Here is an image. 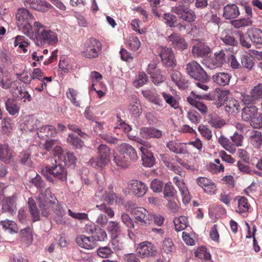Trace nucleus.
Returning a JSON list of instances; mask_svg holds the SVG:
<instances>
[{
	"mask_svg": "<svg viewBox=\"0 0 262 262\" xmlns=\"http://www.w3.org/2000/svg\"><path fill=\"white\" fill-rule=\"evenodd\" d=\"M32 37L37 46L54 45L58 41V35L52 30L36 21L34 23Z\"/></svg>",
	"mask_w": 262,
	"mask_h": 262,
	"instance_id": "f257e3e1",
	"label": "nucleus"
},
{
	"mask_svg": "<svg viewBox=\"0 0 262 262\" xmlns=\"http://www.w3.org/2000/svg\"><path fill=\"white\" fill-rule=\"evenodd\" d=\"M38 200L43 216H48L49 215V209L47 206L48 204L52 205L53 211L58 217L61 218L64 215V210L59 204L56 198L52 195L49 188L46 189L43 193L40 192L38 196Z\"/></svg>",
	"mask_w": 262,
	"mask_h": 262,
	"instance_id": "f03ea898",
	"label": "nucleus"
},
{
	"mask_svg": "<svg viewBox=\"0 0 262 262\" xmlns=\"http://www.w3.org/2000/svg\"><path fill=\"white\" fill-rule=\"evenodd\" d=\"M242 119L249 122L255 128L262 127V114L258 112V109L253 105L244 107L242 111Z\"/></svg>",
	"mask_w": 262,
	"mask_h": 262,
	"instance_id": "7ed1b4c3",
	"label": "nucleus"
},
{
	"mask_svg": "<svg viewBox=\"0 0 262 262\" xmlns=\"http://www.w3.org/2000/svg\"><path fill=\"white\" fill-rule=\"evenodd\" d=\"M17 25L20 30L28 36L31 35V30H33L31 26L33 16L30 11L24 8L19 9L16 14Z\"/></svg>",
	"mask_w": 262,
	"mask_h": 262,
	"instance_id": "20e7f679",
	"label": "nucleus"
},
{
	"mask_svg": "<svg viewBox=\"0 0 262 262\" xmlns=\"http://www.w3.org/2000/svg\"><path fill=\"white\" fill-rule=\"evenodd\" d=\"M128 202L125 207L128 211H129L134 216L136 222L140 224L141 226H147L150 224L151 220V216L149 214L148 211L144 208L140 207H134V205Z\"/></svg>",
	"mask_w": 262,
	"mask_h": 262,
	"instance_id": "39448f33",
	"label": "nucleus"
},
{
	"mask_svg": "<svg viewBox=\"0 0 262 262\" xmlns=\"http://www.w3.org/2000/svg\"><path fill=\"white\" fill-rule=\"evenodd\" d=\"M97 149L98 158L91 159L89 164L95 168L101 169L110 162V149L106 145L101 144Z\"/></svg>",
	"mask_w": 262,
	"mask_h": 262,
	"instance_id": "423d86ee",
	"label": "nucleus"
},
{
	"mask_svg": "<svg viewBox=\"0 0 262 262\" xmlns=\"http://www.w3.org/2000/svg\"><path fill=\"white\" fill-rule=\"evenodd\" d=\"M186 70L188 74L194 79L202 81H207L208 80L206 72L195 61H192L187 63Z\"/></svg>",
	"mask_w": 262,
	"mask_h": 262,
	"instance_id": "0eeeda50",
	"label": "nucleus"
},
{
	"mask_svg": "<svg viewBox=\"0 0 262 262\" xmlns=\"http://www.w3.org/2000/svg\"><path fill=\"white\" fill-rule=\"evenodd\" d=\"M101 46V43L98 40L94 38H90L83 45L81 54L86 58H95L98 55Z\"/></svg>",
	"mask_w": 262,
	"mask_h": 262,
	"instance_id": "6e6552de",
	"label": "nucleus"
},
{
	"mask_svg": "<svg viewBox=\"0 0 262 262\" xmlns=\"http://www.w3.org/2000/svg\"><path fill=\"white\" fill-rule=\"evenodd\" d=\"M42 172L47 178H49V174H50L62 181L67 180V172L65 167L59 163L57 164V162L52 166H46L42 169Z\"/></svg>",
	"mask_w": 262,
	"mask_h": 262,
	"instance_id": "1a4fd4ad",
	"label": "nucleus"
},
{
	"mask_svg": "<svg viewBox=\"0 0 262 262\" xmlns=\"http://www.w3.org/2000/svg\"><path fill=\"white\" fill-rule=\"evenodd\" d=\"M225 52L226 51L223 50L215 52L213 55L208 59L207 67L210 69L222 67L226 62V58L227 57Z\"/></svg>",
	"mask_w": 262,
	"mask_h": 262,
	"instance_id": "9d476101",
	"label": "nucleus"
},
{
	"mask_svg": "<svg viewBox=\"0 0 262 262\" xmlns=\"http://www.w3.org/2000/svg\"><path fill=\"white\" fill-rule=\"evenodd\" d=\"M160 56L163 64L169 67L176 65V60L173 52L170 48L161 47L159 48Z\"/></svg>",
	"mask_w": 262,
	"mask_h": 262,
	"instance_id": "9b49d317",
	"label": "nucleus"
},
{
	"mask_svg": "<svg viewBox=\"0 0 262 262\" xmlns=\"http://www.w3.org/2000/svg\"><path fill=\"white\" fill-rule=\"evenodd\" d=\"M171 11L183 20L189 23L194 21L196 17L192 10L182 5L172 7Z\"/></svg>",
	"mask_w": 262,
	"mask_h": 262,
	"instance_id": "f8f14e48",
	"label": "nucleus"
},
{
	"mask_svg": "<svg viewBox=\"0 0 262 262\" xmlns=\"http://www.w3.org/2000/svg\"><path fill=\"white\" fill-rule=\"evenodd\" d=\"M136 251L142 257L155 256L157 253L156 246L147 241L139 244Z\"/></svg>",
	"mask_w": 262,
	"mask_h": 262,
	"instance_id": "ddd939ff",
	"label": "nucleus"
},
{
	"mask_svg": "<svg viewBox=\"0 0 262 262\" xmlns=\"http://www.w3.org/2000/svg\"><path fill=\"white\" fill-rule=\"evenodd\" d=\"M127 186L133 194L138 198L144 196L148 190L146 184L138 180L129 181Z\"/></svg>",
	"mask_w": 262,
	"mask_h": 262,
	"instance_id": "4468645a",
	"label": "nucleus"
},
{
	"mask_svg": "<svg viewBox=\"0 0 262 262\" xmlns=\"http://www.w3.org/2000/svg\"><path fill=\"white\" fill-rule=\"evenodd\" d=\"M167 41L175 49L182 51L187 48L185 38L177 33H172L167 38Z\"/></svg>",
	"mask_w": 262,
	"mask_h": 262,
	"instance_id": "2eb2a0df",
	"label": "nucleus"
},
{
	"mask_svg": "<svg viewBox=\"0 0 262 262\" xmlns=\"http://www.w3.org/2000/svg\"><path fill=\"white\" fill-rule=\"evenodd\" d=\"M196 182L206 193L210 194L216 193L217 191L216 185L211 180L205 177H200L197 179Z\"/></svg>",
	"mask_w": 262,
	"mask_h": 262,
	"instance_id": "dca6fc26",
	"label": "nucleus"
},
{
	"mask_svg": "<svg viewBox=\"0 0 262 262\" xmlns=\"http://www.w3.org/2000/svg\"><path fill=\"white\" fill-rule=\"evenodd\" d=\"M16 197L12 195L5 198L2 201V209L4 212L13 214L16 211Z\"/></svg>",
	"mask_w": 262,
	"mask_h": 262,
	"instance_id": "f3484780",
	"label": "nucleus"
},
{
	"mask_svg": "<svg viewBox=\"0 0 262 262\" xmlns=\"http://www.w3.org/2000/svg\"><path fill=\"white\" fill-rule=\"evenodd\" d=\"M119 149L130 162V161L135 162L138 159L139 157L137 151L132 145L125 143H122Z\"/></svg>",
	"mask_w": 262,
	"mask_h": 262,
	"instance_id": "a211bd4d",
	"label": "nucleus"
},
{
	"mask_svg": "<svg viewBox=\"0 0 262 262\" xmlns=\"http://www.w3.org/2000/svg\"><path fill=\"white\" fill-rule=\"evenodd\" d=\"M211 52V50L209 46L202 42L195 43L192 49L193 56L197 57L207 56Z\"/></svg>",
	"mask_w": 262,
	"mask_h": 262,
	"instance_id": "6ab92c4d",
	"label": "nucleus"
},
{
	"mask_svg": "<svg viewBox=\"0 0 262 262\" xmlns=\"http://www.w3.org/2000/svg\"><path fill=\"white\" fill-rule=\"evenodd\" d=\"M173 182L180 191L183 203L185 204L189 203L190 201V195L185 184L178 177H175L173 178Z\"/></svg>",
	"mask_w": 262,
	"mask_h": 262,
	"instance_id": "aec40b11",
	"label": "nucleus"
},
{
	"mask_svg": "<svg viewBox=\"0 0 262 262\" xmlns=\"http://www.w3.org/2000/svg\"><path fill=\"white\" fill-rule=\"evenodd\" d=\"M129 111L135 118H138L142 114V109L139 99L135 95L129 97Z\"/></svg>",
	"mask_w": 262,
	"mask_h": 262,
	"instance_id": "412c9836",
	"label": "nucleus"
},
{
	"mask_svg": "<svg viewBox=\"0 0 262 262\" xmlns=\"http://www.w3.org/2000/svg\"><path fill=\"white\" fill-rule=\"evenodd\" d=\"M142 94L150 102L160 106H163V101L160 98V95L155 89L142 91Z\"/></svg>",
	"mask_w": 262,
	"mask_h": 262,
	"instance_id": "4be33fe9",
	"label": "nucleus"
},
{
	"mask_svg": "<svg viewBox=\"0 0 262 262\" xmlns=\"http://www.w3.org/2000/svg\"><path fill=\"white\" fill-rule=\"evenodd\" d=\"M166 147L176 154H184L187 152L186 145L178 140H171L166 143Z\"/></svg>",
	"mask_w": 262,
	"mask_h": 262,
	"instance_id": "5701e85b",
	"label": "nucleus"
},
{
	"mask_svg": "<svg viewBox=\"0 0 262 262\" xmlns=\"http://www.w3.org/2000/svg\"><path fill=\"white\" fill-rule=\"evenodd\" d=\"M37 134L42 139H46L54 137L56 134V129L51 125H45L38 128Z\"/></svg>",
	"mask_w": 262,
	"mask_h": 262,
	"instance_id": "b1692460",
	"label": "nucleus"
},
{
	"mask_svg": "<svg viewBox=\"0 0 262 262\" xmlns=\"http://www.w3.org/2000/svg\"><path fill=\"white\" fill-rule=\"evenodd\" d=\"M141 136L146 139L160 138L162 136L161 130L154 127H142L140 130Z\"/></svg>",
	"mask_w": 262,
	"mask_h": 262,
	"instance_id": "393cba45",
	"label": "nucleus"
},
{
	"mask_svg": "<svg viewBox=\"0 0 262 262\" xmlns=\"http://www.w3.org/2000/svg\"><path fill=\"white\" fill-rule=\"evenodd\" d=\"M25 5L27 7L33 9L34 10L41 11L43 10V7L47 8H50L51 6L48 2L42 0H23Z\"/></svg>",
	"mask_w": 262,
	"mask_h": 262,
	"instance_id": "a878e982",
	"label": "nucleus"
},
{
	"mask_svg": "<svg viewBox=\"0 0 262 262\" xmlns=\"http://www.w3.org/2000/svg\"><path fill=\"white\" fill-rule=\"evenodd\" d=\"M239 15L238 7L235 4H228L224 7L223 16L226 19L236 18Z\"/></svg>",
	"mask_w": 262,
	"mask_h": 262,
	"instance_id": "bb28decb",
	"label": "nucleus"
},
{
	"mask_svg": "<svg viewBox=\"0 0 262 262\" xmlns=\"http://www.w3.org/2000/svg\"><path fill=\"white\" fill-rule=\"evenodd\" d=\"M75 241L78 246L86 249H92L96 246V244L92 242L90 236L84 235L77 236Z\"/></svg>",
	"mask_w": 262,
	"mask_h": 262,
	"instance_id": "cd10ccee",
	"label": "nucleus"
},
{
	"mask_svg": "<svg viewBox=\"0 0 262 262\" xmlns=\"http://www.w3.org/2000/svg\"><path fill=\"white\" fill-rule=\"evenodd\" d=\"M113 161L115 164L121 168H125L129 166L130 162L126 158L125 156L119 149L118 152L114 154Z\"/></svg>",
	"mask_w": 262,
	"mask_h": 262,
	"instance_id": "c85d7f7f",
	"label": "nucleus"
},
{
	"mask_svg": "<svg viewBox=\"0 0 262 262\" xmlns=\"http://www.w3.org/2000/svg\"><path fill=\"white\" fill-rule=\"evenodd\" d=\"M230 75L225 72L217 73L212 76L213 82L222 86L228 85L230 82Z\"/></svg>",
	"mask_w": 262,
	"mask_h": 262,
	"instance_id": "c756f323",
	"label": "nucleus"
},
{
	"mask_svg": "<svg viewBox=\"0 0 262 262\" xmlns=\"http://www.w3.org/2000/svg\"><path fill=\"white\" fill-rule=\"evenodd\" d=\"M235 201L237 202V207L236 208L237 212L243 214L249 211L250 205L245 196H237L235 197Z\"/></svg>",
	"mask_w": 262,
	"mask_h": 262,
	"instance_id": "7c9ffc66",
	"label": "nucleus"
},
{
	"mask_svg": "<svg viewBox=\"0 0 262 262\" xmlns=\"http://www.w3.org/2000/svg\"><path fill=\"white\" fill-rule=\"evenodd\" d=\"M225 109L226 112L234 115L239 111V103L235 99L229 98L227 101L226 102Z\"/></svg>",
	"mask_w": 262,
	"mask_h": 262,
	"instance_id": "2f4dec72",
	"label": "nucleus"
},
{
	"mask_svg": "<svg viewBox=\"0 0 262 262\" xmlns=\"http://www.w3.org/2000/svg\"><path fill=\"white\" fill-rule=\"evenodd\" d=\"M250 143L256 148H259L262 143L261 133L257 130H252L250 132Z\"/></svg>",
	"mask_w": 262,
	"mask_h": 262,
	"instance_id": "473e14b6",
	"label": "nucleus"
},
{
	"mask_svg": "<svg viewBox=\"0 0 262 262\" xmlns=\"http://www.w3.org/2000/svg\"><path fill=\"white\" fill-rule=\"evenodd\" d=\"M14 156V153L8 145L0 144V159L4 162H8Z\"/></svg>",
	"mask_w": 262,
	"mask_h": 262,
	"instance_id": "72a5a7b5",
	"label": "nucleus"
},
{
	"mask_svg": "<svg viewBox=\"0 0 262 262\" xmlns=\"http://www.w3.org/2000/svg\"><path fill=\"white\" fill-rule=\"evenodd\" d=\"M250 40L255 45L262 44V30L257 28H252L248 31Z\"/></svg>",
	"mask_w": 262,
	"mask_h": 262,
	"instance_id": "f704fd0d",
	"label": "nucleus"
},
{
	"mask_svg": "<svg viewBox=\"0 0 262 262\" xmlns=\"http://www.w3.org/2000/svg\"><path fill=\"white\" fill-rule=\"evenodd\" d=\"M5 107L10 115L15 116L18 114L19 107L13 99L8 98L5 102Z\"/></svg>",
	"mask_w": 262,
	"mask_h": 262,
	"instance_id": "c9c22d12",
	"label": "nucleus"
},
{
	"mask_svg": "<svg viewBox=\"0 0 262 262\" xmlns=\"http://www.w3.org/2000/svg\"><path fill=\"white\" fill-rule=\"evenodd\" d=\"M24 122L26 128L30 131H32L35 129L38 128V126L39 125V121L34 116H26L24 118Z\"/></svg>",
	"mask_w": 262,
	"mask_h": 262,
	"instance_id": "e433bc0d",
	"label": "nucleus"
},
{
	"mask_svg": "<svg viewBox=\"0 0 262 262\" xmlns=\"http://www.w3.org/2000/svg\"><path fill=\"white\" fill-rule=\"evenodd\" d=\"M29 212L34 221H38L40 219V213L37 207L36 203L32 198H30L28 201Z\"/></svg>",
	"mask_w": 262,
	"mask_h": 262,
	"instance_id": "4c0bfd02",
	"label": "nucleus"
},
{
	"mask_svg": "<svg viewBox=\"0 0 262 262\" xmlns=\"http://www.w3.org/2000/svg\"><path fill=\"white\" fill-rule=\"evenodd\" d=\"M92 242L96 244L97 242L105 241L107 239L105 230H90Z\"/></svg>",
	"mask_w": 262,
	"mask_h": 262,
	"instance_id": "58836bf2",
	"label": "nucleus"
},
{
	"mask_svg": "<svg viewBox=\"0 0 262 262\" xmlns=\"http://www.w3.org/2000/svg\"><path fill=\"white\" fill-rule=\"evenodd\" d=\"M171 78L179 88L184 89L185 87L186 81L179 71H173L171 75Z\"/></svg>",
	"mask_w": 262,
	"mask_h": 262,
	"instance_id": "ea45409f",
	"label": "nucleus"
},
{
	"mask_svg": "<svg viewBox=\"0 0 262 262\" xmlns=\"http://www.w3.org/2000/svg\"><path fill=\"white\" fill-rule=\"evenodd\" d=\"M229 91H221L215 98V104L217 107H221L223 104L226 105V102L229 99Z\"/></svg>",
	"mask_w": 262,
	"mask_h": 262,
	"instance_id": "a19ab883",
	"label": "nucleus"
},
{
	"mask_svg": "<svg viewBox=\"0 0 262 262\" xmlns=\"http://www.w3.org/2000/svg\"><path fill=\"white\" fill-rule=\"evenodd\" d=\"M187 101L192 106L197 108L201 113L206 114L208 112V108L202 102L196 100L195 99L188 97Z\"/></svg>",
	"mask_w": 262,
	"mask_h": 262,
	"instance_id": "79ce46f5",
	"label": "nucleus"
},
{
	"mask_svg": "<svg viewBox=\"0 0 262 262\" xmlns=\"http://www.w3.org/2000/svg\"><path fill=\"white\" fill-rule=\"evenodd\" d=\"M252 20L249 17L241 19H234L231 21L232 25L235 28L246 27L252 25Z\"/></svg>",
	"mask_w": 262,
	"mask_h": 262,
	"instance_id": "37998d69",
	"label": "nucleus"
},
{
	"mask_svg": "<svg viewBox=\"0 0 262 262\" xmlns=\"http://www.w3.org/2000/svg\"><path fill=\"white\" fill-rule=\"evenodd\" d=\"M142 164L147 167H152L155 162V159L151 152L142 154Z\"/></svg>",
	"mask_w": 262,
	"mask_h": 262,
	"instance_id": "c03bdc74",
	"label": "nucleus"
},
{
	"mask_svg": "<svg viewBox=\"0 0 262 262\" xmlns=\"http://www.w3.org/2000/svg\"><path fill=\"white\" fill-rule=\"evenodd\" d=\"M195 256L207 261L211 259V254L207 250L206 247H199L194 252Z\"/></svg>",
	"mask_w": 262,
	"mask_h": 262,
	"instance_id": "a18cd8bd",
	"label": "nucleus"
},
{
	"mask_svg": "<svg viewBox=\"0 0 262 262\" xmlns=\"http://www.w3.org/2000/svg\"><path fill=\"white\" fill-rule=\"evenodd\" d=\"M14 45L15 47L18 46L23 50L24 53H26L27 52V49L26 48L29 45V43L28 39L25 37L18 35L15 37Z\"/></svg>",
	"mask_w": 262,
	"mask_h": 262,
	"instance_id": "49530a36",
	"label": "nucleus"
},
{
	"mask_svg": "<svg viewBox=\"0 0 262 262\" xmlns=\"http://www.w3.org/2000/svg\"><path fill=\"white\" fill-rule=\"evenodd\" d=\"M175 229H186L188 226V219L186 216H181L174 219Z\"/></svg>",
	"mask_w": 262,
	"mask_h": 262,
	"instance_id": "de8ad7c7",
	"label": "nucleus"
},
{
	"mask_svg": "<svg viewBox=\"0 0 262 262\" xmlns=\"http://www.w3.org/2000/svg\"><path fill=\"white\" fill-rule=\"evenodd\" d=\"M162 249L167 254H171L175 251L176 248L171 239L168 238L163 241Z\"/></svg>",
	"mask_w": 262,
	"mask_h": 262,
	"instance_id": "09e8293b",
	"label": "nucleus"
},
{
	"mask_svg": "<svg viewBox=\"0 0 262 262\" xmlns=\"http://www.w3.org/2000/svg\"><path fill=\"white\" fill-rule=\"evenodd\" d=\"M29 182L31 186L36 187L39 191H42L46 185L44 181L42 180L41 177L37 173L35 177L31 179Z\"/></svg>",
	"mask_w": 262,
	"mask_h": 262,
	"instance_id": "8fccbe9b",
	"label": "nucleus"
},
{
	"mask_svg": "<svg viewBox=\"0 0 262 262\" xmlns=\"http://www.w3.org/2000/svg\"><path fill=\"white\" fill-rule=\"evenodd\" d=\"M77 159L72 152L67 151L64 156H61V161H63L65 165L68 166H74Z\"/></svg>",
	"mask_w": 262,
	"mask_h": 262,
	"instance_id": "3c124183",
	"label": "nucleus"
},
{
	"mask_svg": "<svg viewBox=\"0 0 262 262\" xmlns=\"http://www.w3.org/2000/svg\"><path fill=\"white\" fill-rule=\"evenodd\" d=\"M67 141L75 148L80 149L84 146L83 142L73 134H69Z\"/></svg>",
	"mask_w": 262,
	"mask_h": 262,
	"instance_id": "603ef678",
	"label": "nucleus"
},
{
	"mask_svg": "<svg viewBox=\"0 0 262 262\" xmlns=\"http://www.w3.org/2000/svg\"><path fill=\"white\" fill-rule=\"evenodd\" d=\"M32 230H20L19 237L22 242L29 245L33 240Z\"/></svg>",
	"mask_w": 262,
	"mask_h": 262,
	"instance_id": "864d4df0",
	"label": "nucleus"
},
{
	"mask_svg": "<svg viewBox=\"0 0 262 262\" xmlns=\"http://www.w3.org/2000/svg\"><path fill=\"white\" fill-rule=\"evenodd\" d=\"M219 142L220 144L227 150L229 151L231 153H233L235 151V148L231 143L229 139L223 136H221L218 139Z\"/></svg>",
	"mask_w": 262,
	"mask_h": 262,
	"instance_id": "5fc2aeb1",
	"label": "nucleus"
},
{
	"mask_svg": "<svg viewBox=\"0 0 262 262\" xmlns=\"http://www.w3.org/2000/svg\"><path fill=\"white\" fill-rule=\"evenodd\" d=\"M241 63L243 67L249 70L253 68L254 64L252 57L247 54L242 55Z\"/></svg>",
	"mask_w": 262,
	"mask_h": 262,
	"instance_id": "6e6d98bb",
	"label": "nucleus"
},
{
	"mask_svg": "<svg viewBox=\"0 0 262 262\" xmlns=\"http://www.w3.org/2000/svg\"><path fill=\"white\" fill-rule=\"evenodd\" d=\"M196 238V234L193 231L190 233L183 232L182 233V238L185 244L189 246L194 245V238Z\"/></svg>",
	"mask_w": 262,
	"mask_h": 262,
	"instance_id": "4d7b16f0",
	"label": "nucleus"
},
{
	"mask_svg": "<svg viewBox=\"0 0 262 262\" xmlns=\"http://www.w3.org/2000/svg\"><path fill=\"white\" fill-rule=\"evenodd\" d=\"M160 157L162 161L168 168L171 170H176V166L171 162L173 160V159L169 155L167 154H160Z\"/></svg>",
	"mask_w": 262,
	"mask_h": 262,
	"instance_id": "13d9d810",
	"label": "nucleus"
},
{
	"mask_svg": "<svg viewBox=\"0 0 262 262\" xmlns=\"http://www.w3.org/2000/svg\"><path fill=\"white\" fill-rule=\"evenodd\" d=\"M162 95L165 100L166 102L171 107L176 109L179 107V102L173 98L172 96L169 94L163 92Z\"/></svg>",
	"mask_w": 262,
	"mask_h": 262,
	"instance_id": "bf43d9fd",
	"label": "nucleus"
},
{
	"mask_svg": "<svg viewBox=\"0 0 262 262\" xmlns=\"http://www.w3.org/2000/svg\"><path fill=\"white\" fill-rule=\"evenodd\" d=\"M4 67L2 64H0V86L4 89H8L10 86V80L4 79Z\"/></svg>",
	"mask_w": 262,
	"mask_h": 262,
	"instance_id": "052dcab7",
	"label": "nucleus"
},
{
	"mask_svg": "<svg viewBox=\"0 0 262 262\" xmlns=\"http://www.w3.org/2000/svg\"><path fill=\"white\" fill-rule=\"evenodd\" d=\"M209 123L211 125L215 128H220L225 124V121L224 119L215 115H211L210 116Z\"/></svg>",
	"mask_w": 262,
	"mask_h": 262,
	"instance_id": "680f3d73",
	"label": "nucleus"
},
{
	"mask_svg": "<svg viewBox=\"0 0 262 262\" xmlns=\"http://www.w3.org/2000/svg\"><path fill=\"white\" fill-rule=\"evenodd\" d=\"M9 89H10V92L14 97H17L21 91L23 90L21 89L19 81L17 80L14 81L13 82L10 81V86Z\"/></svg>",
	"mask_w": 262,
	"mask_h": 262,
	"instance_id": "e2e57ef3",
	"label": "nucleus"
},
{
	"mask_svg": "<svg viewBox=\"0 0 262 262\" xmlns=\"http://www.w3.org/2000/svg\"><path fill=\"white\" fill-rule=\"evenodd\" d=\"M221 39L224 43L228 45L234 46H236L237 43V41L233 36L227 35L225 32L222 33Z\"/></svg>",
	"mask_w": 262,
	"mask_h": 262,
	"instance_id": "0e129e2a",
	"label": "nucleus"
},
{
	"mask_svg": "<svg viewBox=\"0 0 262 262\" xmlns=\"http://www.w3.org/2000/svg\"><path fill=\"white\" fill-rule=\"evenodd\" d=\"M66 95L73 105L76 106H79L78 101L76 100V97L77 95L76 91L72 88H69L67 91Z\"/></svg>",
	"mask_w": 262,
	"mask_h": 262,
	"instance_id": "69168bd1",
	"label": "nucleus"
},
{
	"mask_svg": "<svg viewBox=\"0 0 262 262\" xmlns=\"http://www.w3.org/2000/svg\"><path fill=\"white\" fill-rule=\"evenodd\" d=\"M164 23L169 27H174V24L176 22V17L169 13H164L163 15Z\"/></svg>",
	"mask_w": 262,
	"mask_h": 262,
	"instance_id": "338daca9",
	"label": "nucleus"
},
{
	"mask_svg": "<svg viewBox=\"0 0 262 262\" xmlns=\"http://www.w3.org/2000/svg\"><path fill=\"white\" fill-rule=\"evenodd\" d=\"M148 77L144 72H140L138 74L137 79L134 82V84L136 87L142 86L147 81Z\"/></svg>",
	"mask_w": 262,
	"mask_h": 262,
	"instance_id": "774afa93",
	"label": "nucleus"
}]
</instances>
